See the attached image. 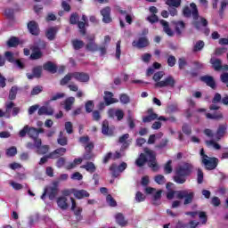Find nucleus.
I'll list each match as a JSON object with an SVG mask.
<instances>
[{
	"label": "nucleus",
	"instance_id": "5fc2aeb1",
	"mask_svg": "<svg viewBox=\"0 0 228 228\" xmlns=\"http://www.w3.org/2000/svg\"><path fill=\"white\" fill-rule=\"evenodd\" d=\"M4 56L9 63H15V57L13 55V53L7 51L4 53Z\"/></svg>",
	"mask_w": 228,
	"mask_h": 228
},
{
	"label": "nucleus",
	"instance_id": "774afa93",
	"mask_svg": "<svg viewBox=\"0 0 228 228\" xmlns=\"http://www.w3.org/2000/svg\"><path fill=\"white\" fill-rule=\"evenodd\" d=\"M14 10L13 9H6L4 11V15L5 17H7V19H13V15H14Z\"/></svg>",
	"mask_w": 228,
	"mask_h": 228
},
{
	"label": "nucleus",
	"instance_id": "8fccbe9b",
	"mask_svg": "<svg viewBox=\"0 0 228 228\" xmlns=\"http://www.w3.org/2000/svg\"><path fill=\"white\" fill-rule=\"evenodd\" d=\"M198 215L199 218L201 220V224L206 225V224H208V214H206L204 211H199Z\"/></svg>",
	"mask_w": 228,
	"mask_h": 228
},
{
	"label": "nucleus",
	"instance_id": "9d476101",
	"mask_svg": "<svg viewBox=\"0 0 228 228\" xmlns=\"http://www.w3.org/2000/svg\"><path fill=\"white\" fill-rule=\"evenodd\" d=\"M101 15L102 16V22L105 24H110L113 21L111 18V7L106 6L100 11Z\"/></svg>",
	"mask_w": 228,
	"mask_h": 228
},
{
	"label": "nucleus",
	"instance_id": "1a4fd4ad",
	"mask_svg": "<svg viewBox=\"0 0 228 228\" xmlns=\"http://www.w3.org/2000/svg\"><path fill=\"white\" fill-rule=\"evenodd\" d=\"M132 45L137 49H145V47H149V45H151V42H149V38L142 37H139L137 41H133Z\"/></svg>",
	"mask_w": 228,
	"mask_h": 228
},
{
	"label": "nucleus",
	"instance_id": "c9c22d12",
	"mask_svg": "<svg viewBox=\"0 0 228 228\" xmlns=\"http://www.w3.org/2000/svg\"><path fill=\"white\" fill-rule=\"evenodd\" d=\"M79 14L77 12H72L69 16V24L72 26L77 24V28H79Z\"/></svg>",
	"mask_w": 228,
	"mask_h": 228
},
{
	"label": "nucleus",
	"instance_id": "0eeeda50",
	"mask_svg": "<svg viewBox=\"0 0 228 228\" xmlns=\"http://www.w3.org/2000/svg\"><path fill=\"white\" fill-rule=\"evenodd\" d=\"M85 147V153L83 154L82 159H84L85 161H92L95 158V154L94 153V149L95 147V145L94 144V142H89L87 143Z\"/></svg>",
	"mask_w": 228,
	"mask_h": 228
},
{
	"label": "nucleus",
	"instance_id": "412c9836",
	"mask_svg": "<svg viewBox=\"0 0 228 228\" xmlns=\"http://www.w3.org/2000/svg\"><path fill=\"white\" fill-rule=\"evenodd\" d=\"M45 37L50 42L55 40L56 35H58V27H51L45 31Z\"/></svg>",
	"mask_w": 228,
	"mask_h": 228
},
{
	"label": "nucleus",
	"instance_id": "864d4df0",
	"mask_svg": "<svg viewBox=\"0 0 228 228\" xmlns=\"http://www.w3.org/2000/svg\"><path fill=\"white\" fill-rule=\"evenodd\" d=\"M197 183L198 184H202L204 183V172L200 168L197 171Z\"/></svg>",
	"mask_w": 228,
	"mask_h": 228
},
{
	"label": "nucleus",
	"instance_id": "72a5a7b5",
	"mask_svg": "<svg viewBox=\"0 0 228 228\" xmlns=\"http://www.w3.org/2000/svg\"><path fill=\"white\" fill-rule=\"evenodd\" d=\"M81 168H84V170H86V172H89V174H94V172L97 170V167L94 162H86L85 165L81 166Z\"/></svg>",
	"mask_w": 228,
	"mask_h": 228
},
{
	"label": "nucleus",
	"instance_id": "9b49d317",
	"mask_svg": "<svg viewBox=\"0 0 228 228\" xmlns=\"http://www.w3.org/2000/svg\"><path fill=\"white\" fill-rule=\"evenodd\" d=\"M71 200V211L74 212V215L76 216L77 220H83V216L81 213H83V208L81 207H77V204L76 203V200L74 198H70Z\"/></svg>",
	"mask_w": 228,
	"mask_h": 228
},
{
	"label": "nucleus",
	"instance_id": "680f3d73",
	"mask_svg": "<svg viewBox=\"0 0 228 228\" xmlns=\"http://www.w3.org/2000/svg\"><path fill=\"white\" fill-rule=\"evenodd\" d=\"M163 76H165V73L163 71H158L153 75V81H155L156 83H159Z\"/></svg>",
	"mask_w": 228,
	"mask_h": 228
},
{
	"label": "nucleus",
	"instance_id": "2f4dec72",
	"mask_svg": "<svg viewBox=\"0 0 228 228\" xmlns=\"http://www.w3.org/2000/svg\"><path fill=\"white\" fill-rule=\"evenodd\" d=\"M115 218L117 224L121 227H126V225H127V220H126V217H124V215L122 213L117 214Z\"/></svg>",
	"mask_w": 228,
	"mask_h": 228
},
{
	"label": "nucleus",
	"instance_id": "f3484780",
	"mask_svg": "<svg viewBox=\"0 0 228 228\" xmlns=\"http://www.w3.org/2000/svg\"><path fill=\"white\" fill-rule=\"evenodd\" d=\"M82 20L83 21L78 22V29L80 35L85 37V35H86V26H88V17L85 14L82 15Z\"/></svg>",
	"mask_w": 228,
	"mask_h": 228
},
{
	"label": "nucleus",
	"instance_id": "bb28decb",
	"mask_svg": "<svg viewBox=\"0 0 228 228\" xmlns=\"http://www.w3.org/2000/svg\"><path fill=\"white\" fill-rule=\"evenodd\" d=\"M159 22L163 27L164 33H166L168 37H174V31H172V28H170V25L168 24V21L165 20H160Z\"/></svg>",
	"mask_w": 228,
	"mask_h": 228
},
{
	"label": "nucleus",
	"instance_id": "dca6fc26",
	"mask_svg": "<svg viewBox=\"0 0 228 228\" xmlns=\"http://www.w3.org/2000/svg\"><path fill=\"white\" fill-rule=\"evenodd\" d=\"M225 133H227V124L219 125L215 134V140L220 142L225 136Z\"/></svg>",
	"mask_w": 228,
	"mask_h": 228
},
{
	"label": "nucleus",
	"instance_id": "f03ea898",
	"mask_svg": "<svg viewBox=\"0 0 228 228\" xmlns=\"http://www.w3.org/2000/svg\"><path fill=\"white\" fill-rule=\"evenodd\" d=\"M190 6H185L183 9V17H186V19H190V17L192 16V26L195 28V29H200V28H208V20L206 18H200L199 20V9L197 8V4L195 3H191Z\"/></svg>",
	"mask_w": 228,
	"mask_h": 228
},
{
	"label": "nucleus",
	"instance_id": "f257e3e1",
	"mask_svg": "<svg viewBox=\"0 0 228 228\" xmlns=\"http://www.w3.org/2000/svg\"><path fill=\"white\" fill-rule=\"evenodd\" d=\"M144 153H141L135 160L136 167L142 168L148 163V167L152 168L153 172H158L159 166H158V160H156V151L144 148Z\"/></svg>",
	"mask_w": 228,
	"mask_h": 228
},
{
	"label": "nucleus",
	"instance_id": "a211bd4d",
	"mask_svg": "<svg viewBox=\"0 0 228 228\" xmlns=\"http://www.w3.org/2000/svg\"><path fill=\"white\" fill-rule=\"evenodd\" d=\"M43 69L50 74H56L58 72V66L53 61H46L43 64Z\"/></svg>",
	"mask_w": 228,
	"mask_h": 228
},
{
	"label": "nucleus",
	"instance_id": "4c0bfd02",
	"mask_svg": "<svg viewBox=\"0 0 228 228\" xmlns=\"http://www.w3.org/2000/svg\"><path fill=\"white\" fill-rule=\"evenodd\" d=\"M20 44V40L17 37H12L7 41V47H17Z\"/></svg>",
	"mask_w": 228,
	"mask_h": 228
},
{
	"label": "nucleus",
	"instance_id": "ddd939ff",
	"mask_svg": "<svg viewBox=\"0 0 228 228\" xmlns=\"http://www.w3.org/2000/svg\"><path fill=\"white\" fill-rule=\"evenodd\" d=\"M27 28L30 33L34 37H38L40 35V27H38V23L35 20H30L27 24Z\"/></svg>",
	"mask_w": 228,
	"mask_h": 228
},
{
	"label": "nucleus",
	"instance_id": "6e6d98bb",
	"mask_svg": "<svg viewBox=\"0 0 228 228\" xmlns=\"http://www.w3.org/2000/svg\"><path fill=\"white\" fill-rule=\"evenodd\" d=\"M154 181L157 183V184H165V183H167V179L163 175H157L154 177Z\"/></svg>",
	"mask_w": 228,
	"mask_h": 228
},
{
	"label": "nucleus",
	"instance_id": "f8f14e48",
	"mask_svg": "<svg viewBox=\"0 0 228 228\" xmlns=\"http://www.w3.org/2000/svg\"><path fill=\"white\" fill-rule=\"evenodd\" d=\"M202 83H205L207 86L212 88V90H216V81H215V77L209 75H205L200 77Z\"/></svg>",
	"mask_w": 228,
	"mask_h": 228
},
{
	"label": "nucleus",
	"instance_id": "4be33fe9",
	"mask_svg": "<svg viewBox=\"0 0 228 228\" xmlns=\"http://www.w3.org/2000/svg\"><path fill=\"white\" fill-rule=\"evenodd\" d=\"M57 206L62 209V211H67L69 209V200L67 197L61 196L57 199Z\"/></svg>",
	"mask_w": 228,
	"mask_h": 228
},
{
	"label": "nucleus",
	"instance_id": "c85d7f7f",
	"mask_svg": "<svg viewBox=\"0 0 228 228\" xmlns=\"http://www.w3.org/2000/svg\"><path fill=\"white\" fill-rule=\"evenodd\" d=\"M54 114V110L51 107H45L43 106L38 109L37 115L42 116V115H53Z\"/></svg>",
	"mask_w": 228,
	"mask_h": 228
},
{
	"label": "nucleus",
	"instance_id": "49530a36",
	"mask_svg": "<svg viewBox=\"0 0 228 228\" xmlns=\"http://www.w3.org/2000/svg\"><path fill=\"white\" fill-rule=\"evenodd\" d=\"M106 202L110 206V208H117V200L113 199V196L111 194H108L106 197Z\"/></svg>",
	"mask_w": 228,
	"mask_h": 228
},
{
	"label": "nucleus",
	"instance_id": "ea45409f",
	"mask_svg": "<svg viewBox=\"0 0 228 228\" xmlns=\"http://www.w3.org/2000/svg\"><path fill=\"white\" fill-rule=\"evenodd\" d=\"M206 44L202 40H199L193 46L192 52L199 53V51H202Z\"/></svg>",
	"mask_w": 228,
	"mask_h": 228
},
{
	"label": "nucleus",
	"instance_id": "3c124183",
	"mask_svg": "<svg viewBox=\"0 0 228 228\" xmlns=\"http://www.w3.org/2000/svg\"><path fill=\"white\" fill-rule=\"evenodd\" d=\"M187 66H188V61H186V59L184 57H181L178 59V69L180 70H183V69Z\"/></svg>",
	"mask_w": 228,
	"mask_h": 228
},
{
	"label": "nucleus",
	"instance_id": "4468645a",
	"mask_svg": "<svg viewBox=\"0 0 228 228\" xmlns=\"http://www.w3.org/2000/svg\"><path fill=\"white\" fill-rule=\"evenodd\" d=\"M88 43L86 45V51L90 53H97L99 45L95 44V37H87Z\"/></svg>",
	"mask_w": 228,
	"mask_h": 228
},
{
	"label": "nucleus",
	"instance_id": "09e8293b",
	"mask_svg": "<svg viewBox=\"0 0 228 228\" xmlns=\"http://www.w3.org/2000/svg\"><path fill=\"white\" fill-rule=\"evenodd\" d=\"M42 92H44V86H36L32 88L30 95H38V94H42Z\"/></svg>",
	"mask_w": 228,
	"mask_h": 228
},
{
	"label": "nucleus",
	"instance_id": "e433bc0d",
	"mask_svg": "<svg viewBox=\"0 0 228 228\" xmlns=\"http://www.w3.org/2000/svg\"><path fill=\"white\" fill-rule=\"evenodd\" d=\"M161 193H163V191L159 190L153 195V198H152L153 206H159L161 204Z\"/></svg>",
	"mask_w": 228,
	"mask_h": 228
},
{
	"label": "nucleus",
	"instance_id": "473e14b6",
	"mask_svg": "<svg viewBox=\"0 0 228 228\" xmlns=\"http://www.w3.org/2000/svg\"><path fill=\"white\" fill-rule=\"evenodd\" d=\"M71 45L75 51H79V49H83L85 47V42L79 39L71 40Z\"/></svg>",
	"mask_w": 228,
	"mask_h": 228
},
{
	"label": "nucleus",
	"instance_id": "f704fd0d",
	"mask_svg": "<svg viewBox=\"0 0 228 228\" xmlns=\"http://www.w3.org/2000/svg\"><path fill=\"white\" fill-rule=\"evenodd\" d=\"M210 63L212 65V69H214V70L216 71H219L222 70V60L220 59H212L210 60Z\"/></svg>",
	"mask_w": 228,
	"mask_h": 228
},
{
	"label": "nucleus",
	"instance_id": "c03bdc74",
	"mask_svg": "<svg viewBox=\"0 0 228 228\" xmlns=\"http://www.w3.org/2000/svg\"><path fill=\"white\" fill-rule=\"evenodd\" d=\"M72 77V73H68L61 81H60V86H65V85H68L69 81H71Z\"/></svg>",
	"mask_w": 228,
	"mask_h": 228
},
{
	"label": "nucleus",
	"instance_id": "cd10ccee",
	"mask_svg": "<svg viewBox=\"0 0 228 228\" xmlns=\"http://www.w3.org/2000/svg\"><path fill=\"white\" fill-rule=\"evenodd\" d=\"M74 102H76V98H74L73 96L68 97L64 101L65 111H70V110H72V106H74Z\"/></svg>",
	"mask_w": 228,
	"mask_h": 228
},
{
	"label": "nucleus",
	"instance_id": "6ab92c4d",
	"mask_svg": "<svg viewBox=\"0 0 228 228\" xmlns=\"http://www.w3.org/2000/svg\"><path fill=\"white\" fill-rule=\"evenodd\" d=\"M103 101L106 106H110V104H115V102H118V100L113 98V93L105 91Z\"/></svg>",
	"mask_w": 228,
	"mask_h": 228
},
{
	"label": "nucleus",
	"instance_id": "aec40b11",
	"mask_svg": "<svg viewBox=\"0 0 228 228\" xmlns=\"http://www.w3.org/2000/svg\"><path fill=\"white\" fill-rule=\"evenodd\" d=\"M66 152H67L66 148H63V147L58 148L49 153V158H51V159H58V158H61V156H64Z\"/></svg>",
	"mask_w": 228,
	"mask_h": 228
},
{
	"label": "nucleus",
	"instance_id": "7ed1b4c3",
	"mask_svg": "<svg viewBox=\"0 0 228 228\" xmlns=\"http://www.w3.org/2000/svg\"><path fill=\"white\" fill-rule=\"evenodd\" d=\"M191 172H193V165L184 162L175 168L173 181L176 183V184H184V183H186V177H190Z\"/></svg>",
	"mask_w": 228,
	"mask_h": 228
},
{
	"label": "nucleus",
	"instance_id": "2eb2a0df",
	"mask_svg": "<svg viewBox=\"0 0 228 228\" xmlns=\"http://www.w3.org/2000/svg\"><path fill=\"white\" fill-rule=\"evenodd\" d=\"M72 77L79 83H88L90 81V75L85 72H73Z\"/></svg>",
	"mask_w": 228,
	"mask_h": 228
},
{
	"label": "nucleus",
	"instance_id": "58836bf2",
	"mask_svg": "<svg viewBox=\"0 0 228 228\" xmlns=\"http://www.w3.org/2000/svg\"><path fill=\"white\" fill-rule=\"evenodd\" d=\"M159 118L158 117V114L156 113H151L148 116H145L142 118V122L144 124H149V122H152V120L159 119Z\"/></svg>",
	"mask_w": 228,
	"mask_h": 228
},
{
	"label": "nucleus",
	"instance_id": "0e129e2a",
	"mask_svg": "<svg viewBox=\"0 0 228 228\" xmlns=\"http://www.w3.org/2000/svg\"><path fill=\"white\" fill-rule=\"evenodd\" d=\"M147 20H149L151 24H156V22H159V18H158L156 14H151L147 17Z\"/></svg>",
	"mask_w": 228,
	"mask_h": 228
},
{
	"label": "nucleus",
	"instance_id": "6e6552de",
	"mask_svg": "<svg viewBox=\"0 0 228 228\" xmlns=\"http://www.w3.org/2000/svg\"><path fill=\"white\" fill-rule=\"evenodd\" d=\"M60 181H54L53 182V186H48L45 188V190H47V195L50 200H54L56 199V195H58L60 191Z\"/></svg>",
	"mask_w": 228,
	"mask_h": 228
},
{
	"label": "nucleus",
	"instance_id": "a19ab883",
	"mask_svg": "<svg viewBox=\"0 0 228 228\" xmlns=\"http://www.w3.org/2000/svg\"><path fill=\"white\" fill-rule=\"evenodd\" d=\"M17 92H19L17 86H14L11 88L8 96L9 101H15V99H17Z\"/></svg>",
	"mask_w": 228,
	"mask_h": 228
},
{
	"label": "nucleus",
	"instance_id": "c756f323",
	"mask_svg": "<svg viewBox=\"0 0 228 228\" xmlns=\"http://www.w3.org/2000/svg\"><path fill=\"white\" fill-rule=\"evenodd\" d=\"M43 56L44 53L40 51V48L34 46L33 52L30 54V60H40Z\"/></svg>",
	"mask_w": 228,
	"mask_h": 228
},
{
	"label": "nucleus",
	"instance_id": "39448f33",
	"mask_svg": "<svg viewBox=\"0 0 228 228\" xmlns=\"http://www.w3.org/2000/svg\"><path fill=\"white\" fill-rule=\"evenodd\" d=\"M200 154L201 156L202 163L207 170H215V168L218 167V159L215 157L209 158L204 151V148L200 150Z\"/></svg>",
	"mask_w": 228,
	"mask_h": 228
},
{
	"label": "nucleus",
	"instance_id": "a878e982",
	"mask_svg": "<svg viewBox=\"0 0 228 228\" xmlns=\"http://www.w3.org/2000/svg\"><path fill=\"white\" fill-rule=\"evenodd\" d=\"M57 143L61 147H65V145H69V138L65 135L63 131H61L59 133V136L57 138Z\"/></svg>",
	"mask_w": 228,
	"mask_h": 228
},
{
	"label": "nucleus",
	"instance_id": "bf43d9fd",
	"mask_svg": "<svg viewBox=\"0 0 228 228\" xmlns=\"http://www.w3.org/2000/svg\"><path fill=\"white\" fill-rule=\"evenodd\" d=\"M182 131L184 134L190 136V134H191V126H190V125H188L187 123H184L182 126Z\"/></svg>",
	"mask_w": 228,
	"mask_h": 228
},
{
	"label": "nucleus",
	"instance_id": "37998d69",
	"mask_svg": "<svg viewBox=\"0 0 228 228\" xmlns=\"http://www.w3.org/2000/svg\"><path fill=\"white\" fill-rule=\"evenodd\" d=\"M86 113H92L94 112V109L95 108V104H94V101L89 100L86 102L85 105Z\"/></svg>",
	"mask_w": 228,
	"mask_h": 228
},
{
	"label": "nucleus",
	"instance_id": "20e7f679",
	"mask_svg": "<svg viewBox=\"0 0 228 228\" xmlns=\"http://www.w3.org/2000/svg\"><path fill=\"white\" fill-rule=\"evenodd\" d=\"M178 199V200H183V206H188L193 202V199H195V192L189 190H181V191H169L167 193V200H172L174 197Z\"/></svg>",
	"mask_w": 228,
	"mask_h": 228
},
{
	"label": "nucleus",
	"instance_id": "69168bd1",
	"mask_svg": "<svg viewBox=\"0 0 228 228\" xmlns=\"http://www.w3.org/2000/svg\"><path fill=\"white\" fill-rule=\"evenodd\" d=\"M119 101H120V102H122V104H129V102H130L129 96L126 94H122L120 95Z\"/></svg>",
	"mask_w": 228,
	"mask_h": 228
},
{
	"label": "nucleus",
	"instance_id": "b1692460",
	"mask_svg": "<svg viewBox=\"0 0 228 228\" xmlns=\"http://www.w3.org/2000/svg\"><path fill=\"white\" fill-rule=\"evenodd\" d=\"M173 24L175 26V33L178 35H182L183 29L186 28V23H184L183 20L173 21Z\"/></svg>",
	"mask_w": 228,
	"mask_h": 228
},
{
	"label": "nucleus",
	"instance_id": "7c9ffc66",
	"mask_svg": "<svg viewBox=\"0 0 228 228\" xmlns=\"http://www.w3.org/2000/svg\"><path fill=\"white\" fill-rule=\"evenodd\" d=\"M206 118H209L210 120H222V118H224V114L222 111H216L213 114L207 113Z\"/></svg>",
	"mask_w": 228,
	"mask_h": 228
},
{
	"label": "nucleus",
	"instance_id": "603ef678",
	"mask_svg": "<svg viewBox=\"0 0 228 228\" xmlns=\"http://www.w3.org/2000/svg\"><path fill=\"white\" fill-rule=\"evenodd\" d=\"M102 134H110V123L108 120L102 122Z\"/></svg>",
	"mask_w": 228,
	"mask_h": 228
},
{
	"label": "nucleus",
	"instance_id": "13d9d810",
	"mask_svg": "<svg viewBox=\"0 0 228 228\" xmlns=\"http://www.w3.org/2000/svg\"><path fill=\"white\" fill-rule=\"evenodd\" d=\"M28 136H29V138H32V140L37 138L38 135L37 134V128L28 126Z\"/></svg>",
	"mask_w": 228,
	"mask_h": 228
},
{
	"label": "nucleus",
	"instance_id": "052dcab7",
	"mask_svg": "<svg viewBox=\"0 0 228 228\" xmlns=\"http://www.w3.org/2000/svg\"><path fill=\"white\" fill-rule=\"evenodd\" d=\"M175 63H177V59H175V56L169 55L167 57V65H168V67H175Z\"/></svg>",
	"mask_w": 228,
	"mask_h": 228
},
{
	"label": "nucleus",
	"instance_id": "5701e85b",
	"mask_svg": "<svg viewBox=\"0 0 228 228\" xmlns=\"http://www.w3.org/2000/svg\"><path fill=\"white\" fill-rule=\"evenodd\" d=\"M73 195L76 197L78 200H81V199L88 198L90 197V193L86 190H76L73 189Z\"/></svg>",
	"mask_w": 228,
	"mask_h": 228
},
{
	"label": "nucleus",
	"instance_id": "393cba45",
	"mask_svg": "<svg viewBox=\"0 0 228 228\" xmlns=\"http://www.w3.org/2000/svg\"><path fill=\"white\" fill-rule=\"evenodd\" d=\"M15 103L13 102H9L5 103L6 111H10L12 109V117H17L20 113V108L14 107Z\"/></svg>",
	"mask_w": 228,
	"mask_h": 228
},
{
	"label": "nucleus",
	"instance_id": "4d7b16f0",
	"mask_svg": "<svg viewBox=\"0 0 228 228\" xmlns=\"http://www.w3.org/2000/svg\"><path fill=\"white\" fill-rule=\"evenodd\" d=\"M64 127L68 134H72V133H74V126H72V122L67 121L64 125Z\"/></svg>",
	"mask_w": 228,
	"mask_h": 228
},
{
	"label": "nucleus",
	"instance_id": "423d86ee",
	"mask_svg": "<svg viewBox=\"0 0 228 228\" xmlns=\"http://www.w3.org/2000/svg\"><path fill=\"white\" fill-rule=\"evenodd\" d=\"M155 88H175V78L172 76L155 83Z\"/></svg>",
	"mask_w": 228,
	"mask_h": 228
},
{
	"label": "nucleus",
	"instance_id": "338daca9",
	"mask_svg": "<svg viewBox=\"0 0 228 228\" xmlns=\"http://www.w3.org/2000/svg\"><path fill=\"white\" fill-rule=\"evenodd\" d=\"M146 197L142 193V191H137L135 194V200L136 202H143Z\"/></svg>",
	"mask_w": 228,
	"mask_h": 228
},
{
	"label": "nucleus",
	"instance_id": "a18cd8bd",
	"mask_svg": "<svg viewBox=\"0 0 228 228\" xmlns=\"http://www.w3.org/2000/svg\"><path fill=\"white\" fill-rule=\"evenodd\" d=\"M166 4L169 7L179 8L181 6V0H166Z\"/></svg>",
	"mask_w": 228,
	"mask_h": 228
},
{
	"label": "nucleus",
	"instance_id": "de8ad7c7",
	"mask_svg": "<svg viewBox=\"0 0 228 228\" xmlns=\"http://www.w3.org/2000/svg\"><path fill=\"white\" fill-rule=\"evenodd\" d=\"M174 168L172 167V160H168L164 166V173L166 175L172 174Z\"/></svg>",
	"mask_w": 228,
	"mask_h": 228
},
{
	"label": "nucleus",
	"instance_id": "e2e57ef3",
	"mask_svg": "<svg viewBox=\"0 0 228 228\" xmlns=\"http://www.w3.org/2000/svg\"><path fill=\"white\" fill-rule=\"evenodd\" d=\"M6 155L10 158H13V156L17 155V148L15 146H12L6 151Z\"/></svg>",
	"mask_w": 228,
	"mask_h": 228
},
{
	"label": "nucleus",
	"instance_id": "79ce46f5",
	"mask_svg": "<svg viewBox=\"0 0 228 228\" xmlns=\"http://www.w3.org/2000/svg\"><path fill=\"white\" fill-rule=\"evenodd\" d=\"M32 74H34V77L40 79L42 77V66L34 67L32 69Z\"/></svg>",
	"mask_w": 228,
	"mask_h": 228
}]
</instances>
